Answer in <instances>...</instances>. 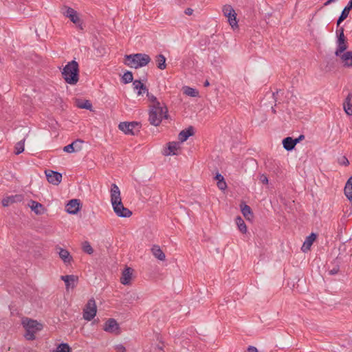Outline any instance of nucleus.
I'll return each mask as SVG.
<instances>
[{"label":"nucleus","mask_w":352,"mask_h":352,"mask_svg":"<svg viewBox=\"0 0 352 352\" xmlns=\"http://www.w3.org/2000/svg\"><path fill=\"white\" fill-rule=\"evenodd\" d=\"M147 98L149 102L148 121L151 124L157 126L163 119L168 118V109L153 94L147 93Z\"/></svg>","instance_id":"1"},{"label":"nucleus","mask_w":352,"mask_h":352,"mask_svg":"<svg viewBox=\"0 0 352 352\" xmlns=\"http://www.w3.org/2000/svg\"><path fill=\"white\" fill-rule=\"evenodd\" d=\"M62 76L65 82L69 85H76L79 80L78 64L75 60L69 62L63 68Z\"/></svg>","instance_id":"2"},{"label":"nucleus","mask_w":352,"mask_h":352,"mask_svg":"<svg viewBox=\"0 0 352 352\" xmlns=\"http://www.w3.org/2000/svg\"><path fill=\"white\" fill-rule=\"evenodd\" d=\"M151 58L146 54H135L125 56L124 64L131 68L138 69L148 64Z\"/></svg>","instance_id":"3"},{"label":"nucleus","mask_w":352,"mask_h":352,"mask_svg":"<svg viewBox=\"0 0 352 352\" xmlns=\"http://www.w3.org/2000/svg\"><path fill=\"white\" fill-rule=\"evenodd\" d=\"M22 325L25 330V338L29 340H34L35 334L43 327V324L28 318L23 319Z\"/></svg>","instance_id":"4"},{"label":"nucleus","mask_w":352,"mask_h":352,"mask_svg":"<svg viewBox=\"0 0 352 352\" xmlns=\"http://www.w3.org/2000/svg\"><path fill=\"white\" fill-rule=\"evenodd\" d=\"M64 16L69 18L80 30H82V23L79 18L78 12L73 8L64 6L61 10Z\"/></svg>","instance_id":"5"},{"label":"nucleus","mask_w":352,"mask_h":352,"mask_svg":"<svg viewBox=\"0 0 352 352\" xmlns=\"http://www.w3.org/2000/svg\"><path fill=\"white\" fill-rule=\"evenodd\" d=\"M118 128L126 135H134L140 131V124L137 122L120 123Z\"/></svg>","instance_id":"6"},{"label":"nucleus","mask_w":352,"mask_h":352,"mask_svg":"<svg viewBox=\"0 0 352 352\" xmlns=\"http://www.w3.org/2000/svg\"><path fill=\"white\" fill-rule=\"evenodd\" d=\"M224 16L228 19V23L232 29L238 28V21L236 20V13L233 8L230 5H226L223 8Z\"/></svg>","instance_id":"7"},{"label":"nucleus","mask_w":352,"mask_h":352,"mask_svg":"<svg viewBox=\"0 0 352 352\" xmlns=\"http://www.w3.org/2000/svg\"><path fill=\"white\" fill-rule=\"evenodd\" d=\"M97 312L96 302L94 299L88 300L83 311V318L88 321L92 320Z\"/></svg>","instance_id":"8"},{"label":"nucleus","mask_w":352,"mask_h":352,"mask_svg":"<svg viewBox=\"0 0 352 352\" xmlns=\"http://www.w3.org/2000/svg\"><path fill=\"white\" fill-rule=\"evenodd\" d=\"M111 203L113 208L116 209L118 204L122 203L120 196V190L116 184L111 185Z\"/></svg>","instance_id":"9"},{"label":"nucleus","mask_w":352,"mask_h":352,"mask_svg":"<svg viewBox=\"0 0 352 352\" xmlns=\"http://www.w3.org/2000/svg\"><path fill=\"white\" fill-rule=\"evenodd\" d=\"M181 151V143L177 142H169L164 150L163 154L166 156L178 155Z\"/></svg>","instance_id":"10"},{"label":"nucleus","mask_w":352,"mask_h":352,"mask_svg":"<svg viewBox=\"0 0 352 352\" xmlns=\"http://www.w3.org/2000/svg\"><path fill=\"white\" fill-rule=\"evenodd\" d=\"M103 329L107 332L114 334H119L120 332L118 323L113 318H109L105 322Z\"/></svg>","instance_id":"11"},{"label":"nucleus","mask_w":352,"mask_h":352,"mask_svg":"<svg viewBox=\"0 0 352 352\" xmlns=\"http://www.w3.org/2000/svg\"><path fill=\"white\" fill-rule=\"evenodd\" d=\"M45 175L47 181L54 185L59 184L62 180V175L58 172L53 170H46Z\"/></svg>","instance_id":"12"},{"label":"nucleus","mask_w":352,"mask_h":352,"mask_svg":"<svg viewBox=\"0 0 352 352\" xmlns=\"http://www.w3.org/2000/svg\"><path fill=\"white\" fill-rule=\"evenodd\" d=\"M80 205L78 199H72L65 206V210L69 214H75L79 211Z\"/></svg>","instance_id":"13"},{"label":"nucleus","mask_w":352,"mask_h":352,"mask_svg":"<svg viewBox=\"0 0 352 352\" xmlns=\"http://www.w3.org/2000/svg\"><path fill=\"white\" fill-rule=\"evenodd\" d=\"M116 209L113 208L114 212L116 214L117 216L120 217H129L131 216L132 212L131 210H129L128 208H125L123 206V204L121 203L119 205L116 206Z\"/></svg>","instance_id":"14"},{"label":"nucleus","mask_w":352,"mask_h":352,"mask_svg":"<svg viewBox=\"0 0 352 352\" xmlns=\"http://www.w3.org/2000/svg\"><path fill=\"white\" fill-rule=\"evenodd\" d=\"M133 270L131 267H126L122 273L120 282L123 285H129L132 279Z\"/></svg>","instance_id":"15"},{"label":"nucleus","mask_w":352,"mask_h":352,"mask_svg":"<svg viewBox=\"0 0 352 352\" xmlns=\"http://www.w3.org/2000/svg\"><path fill=\"white\" fill-rule=\"evenodd\" d=\"M57 252L60 256V258L62 259V261L66 263H70L72 261V256H71L70 253L65 249H63L60 247H56Z\"/></svg>","instance_id":"16"},{"label":"nucleus","mask_w":352,"mask_h":352,"mask_svg":"<svg viewBox=\"0 0 352 352\" xmlns=\"http://www.w3.org/2000/svg\"><path fill=\"white\" fill-rule=\"evenodd\" d=\"M23 199V197L20 195L8 196L2 199V205L4 207L9 206L15 202H20Z\"/></svg>","instance_id":"17"},{"label":"nucleus","mask_w":352,"mask_h":352,"mask_svg":"<svg viewBox=\"0 0 352 352\" xmlns=\"http://www.w3.org/2000/svg\"><path fill=\"white\" fill-rule=\"evenodd\" d=\"M82 141L76 140L72 144L65 146L63 151L67 153H73L80 151L82 148Z\"/></svg>","instance_id":"18"},{"label":"nucleus","mask_w":352,"mask_h":352,"mask_svg":"<svg viewBox=\"0 0 352 352\" xmlns=\"http://www.w3.org/2000/svg\"><path fill=\"white\" fill-rule=\"evenodd\" d=\"M344 67H352V51L344 52L338 56Z\"/></svg>","instance_id":"19"},{"label":"nucleus","mask_w":352,"mask_h":352,"mask_svg":"<svg viewBox=\"0 0 352 352\" xmlns=\"http://www.w3.org/2000/svg\"><path fill=\"white\" fill-rule=\"evenodd\" d=\"M133 89L137 93L138 96H143L148 93L146 86L140 80H135L133 82Z\"/></svg>","instance_id":"20"},{"label":"nucleus","mask_w":352,"mask_h":352,"mask_svg":"<svg viewBox=\"0 0 352 352\" xmlns=\"http://www.w3.org/2000/svg\"><path fill=\"white\" fill-rule=\"evenodd\" d=\"M61 279L65 282L66 289L74 288L78 280V277L74 275L62 276Z\"/></svg>","instance_id":"21"},{"label":"nucleus","mask_w":352,"mask_h":352,"mask_svg":"<svg viewBox=\"0 0 352 352\" xmlns=\"http://www.w3.org/2000/svg\"><path fill=\"white\" fill-rule=\"evenodd\" d=\"M316 235L314 233H311L309 236H308L306 238V239L301 248L302 251L304 252L309 251L310 250V248L312 245L313 243L316 240Z\"/></svg>","instance_id":"22"},{"label":"nucleus","mask_w":352,"mask_h":352,"mask_svg":"<svg viewBox=\"0 0 352 352\" xmlns=\"http://www.w3.org/2000/svg\"><path fill=\"white\" fill-rule=\"evenodd\" d=\"M28 206L36 214H42L44 213V207L37 201L32 200L28 204Z\"/></svg>","instance_id":"23"},{"label":"nucleus","mask_w":352,"mask_h":352,"mask_svg":"<svg viewBox=\"0 0 352 352\" xmlns=\"http://www.w3.org/2000/svg\"><path fill=\"white\" fill-rule=\"evenodd\" d=\"M152 254L158 260L164 261L166 259V255L159 245H155L151 248Z\"/></svg>","instance_id":"24"},{"label":"nucleus","mask_w":352,"mask_h":352,"mask_svg":"<svg viewBox=\"0 0 352 352\" xmlns=\"http://www.w3.org/2000/svg\"><path fill=\"white\" fill-rule=\"evenodd\" d=\"M298 144V140H294L291 137H287L283 140V145L287 151L292 150Z\"/></svg>","instance_id":"25"},{"label":"nucleus","mask_w":352,"mask_h":352,"mask_svg":"<svg viewBox=\"0 0 352 352\" xmlns=\"http://www.w3.org/2000/svg\"><path fill=\"white\" fill-rule=\"evenodd\" d=\"M352 9V0H350L348 5L344 8L342 10L341 15L340 16L338 21L337 25H339L345 19L347 18L350 10Z\"/></svg>","instance_id":"26"},{"label":"nucleus","mask_w":352,"mask_h":352,"mask_svg":"<svg viewBox=\"0 0 352 352\" xmlns=\"http://www.w3.org/2000/svg\"><path fill=\"white\" fill-rule=\"evenodd\" d=\"M344 110L345 113L349 115H352V94H349L343 104Z\"/></svg>","instance_id":"27"},{"label":"nucleus","mask_w":352,"mask_h":352,"mask_svg":"<svg viewBox=\"0 0 352 352\" xmlns=\"http://www.w3.org/2000/svg\"><path fill=\"white\" fill-rule=\"evenodd\" d=\"M344 195L352 204V177H351L346 183Z\"/></svg>","instance_id":"28"},{"label":"nucleus","mask_w":352,"mask_h":352,"mask_svg":"<svg viewBox=\"0 0 352 352\" xmlns=\"http://www.w3.org/2000/svg\"><path fill=\"white\" fill-rule=\"evenodd\" d=\"M192 134L193 129L191 127L188 129L187 130H183L179 134V140L181 142H184Z\"/></svg>","instance_id":"29"},{"label":"nucleus","mask_w":352,"mask_h":352,"mask_svg":"<svg viewBox=\"0 0 352 352\" xmlns=\"http://www.w3.org/2000/svg\"><path fill=\"white\" fill-rule=\"evenodd\" d=\"M241 210L243 215L247 220H251L252 219V212L250 206L248 205H242Z\"/></svg>","instance_id":"30"},{"label":"nucleus","mask_w":352,"mask_h":352,"mask_svg":"<svg viewBox=\"0 0 352 352\" xmlns=\"http://www.w3.org/2000/svg\"><path fill=\"white\" fill-rule=\"evenodd\" d=\"M166 58L164 55L162 54H159L156 56L155 58V61L157 63V67L160 69H166Z\"/></svg>","instance_id":"31"},{"label":"nucleus","mask_w":352,"mask_h":352,"mask_svg":"<svg viewBox=\"0 0 352 352\" xmlns=\"http://www.w3.org/2000/svg\"><path fill=\"white\" fill-rule=\"evenodd\" d=\"M76 105L80 109H91V103L89 100H77Z\"/></svg>","instance_id":"32"},{"label":"nucleus","mask_w":352,"mask_h":352,"mask_svg":"<svg viewBox=\"0 0 352 352\" xmlns=\"http://www.w3.org/2000/svg\"><path fill=\"white\" fill-rule=\"evenodd\" d=\"M235 223L237 225V227H238L239 230L242 233H246V232H247V226H246L244 221L243 220V219L241 217H237L235 219Z\"/></svg>","instance_id":"33"},{"label":"nucleus","mask_w":352,"mask_h":352,"mask_svg":"<svg viewBox=\"0 0 352 352\" xmlns=\"http://www.w3.org/2000/svg\"><path fill=\"white\" fill-rule=\"evenodd\" d=\"M53 352H72V349L69 344L66 343H61L57 346Z\"/></svg>","instance_id":"34"},{"label":"nucleus","mask_w":352,"mask_h":352,"mask_svg":"<svg viewBox=\"0 0 352 352\" xmlns=\"http://www.w3.org/2000/svg\"><path fill=\"white\" fill-rule=\"evenodd\" d=\"M184 93L189 96L191 97H197L199 95V92L195 89L189 87H184Z\"/></svg>","instance_id":"35"},{"label":"nucleus","mask_w":352,"mask_h":352,"mask_svg":"<svg viewBox=\"0 0 352 352\" xmlns=\"http://www.w3.org/2000/svg\"><path fill=\"white\" fill-rule=\"evenodd\" d=\"M338 48L335 52L336 55L340 56L344 53V51L347 48V45L345 42H338Z\"/></svg>","instance_id":"36"},{"label":"nucleus","mask_w":352,"mask_h":352,"mask_svg":"<svg viewBox=\"0 0 352 352\" xmlns=\"http://www.w3.org/2000/svg\"><path fill=\"white\" fill-rule=\"evenodd\" d=\"M25 139L17 142L15 145V153L19 155L24 151Z\"/></svg>","instance_id":"37"},{"label":"nucleus","mask_w":352,"mask_h":352,"mask_svg":"<svg viewBox=\"0 0 352 352\" xmlns=\"http://www.w3.org/2000/svg\"><path fill=\"white\" fill-rule=\"evenodd\" d=\"M82 250L84 252L89 254H91L94 252V250L91 246L90 243L87 241H85L82 244Z\"/></svg>","instance_id":"38"},{"label":"nucleus","mask_w":352,"mask_h":352,"mask_svg":"<svg viewBox=\"0 0 352 352\" xmlns=\"http://www.w3.org/2000/svg\"><path fill=\"white\" fill-rule=\"evenodd\" d=\"M122 80L124 83H129L132 82L133 80V74L130 72H127L124 73V74L122 76Z\"/></svg>","instance_id":"39"},{"label":"nucleus","mask_w":352,"mask_h":352,"mask_svg":"<svg viewBox=\"0 0 352 352\" xmlns=\"http://www.w3.org/2000/svg\"><path fill=\"white\" fill-rule=\"evenodd\" d=\"M259 181L261 183L263 184H268V178L265 174H262L259 176Z\"/></svg>","instance_id":"40"},{"label":"nucleus","mask_w":352,"mask_h":352,"mask_svg":"<svg viewBox=\"0 0 352 352\" xmlns=\"http://www.w3.org/2000/svg\"><path fill=\"white\" fill-rule=\"evenodd\" d=\"M217 186L220 190H223L227 188V184H226V182L223 180L221 182H218Z\"/></svg>","instance_id":"41"},{"label":"nucleus","mask_w":352,"mask_h":352,"mask_svg":"<svg viewBox=\"0 0 352 352\" xmlns=\"http://www.w3.org/2000/svg\"><path fill=\"white\" fill-rule=\"evenodd\" d=\"M340 163L341 164H343V165L347 166V165H349V160H347V158H346L345 157H342L341 158V160H340Z\"/></svg>","instance_id":"42"},{"label":"nucleus","mask_w":352,"mask_h":352,"mask_svg":"<svg viewBox=\"0 0 352 352\" xmlns=\"http://www.w3.org/2000/svg\"><path fill=\"white\" fill-rule=\"evenodd\" d=\"M338 42H345L344 34V32H343V30H342V31H341V32L340 34Z\"/></svg>","instance_id":"43"},{"label":"nucleus","mask_w":352,"mask_h":352,"mask_svg":"<svg viewBox=\"0 0 352 352\" xmlns=\"http://www.w3.org/2000/svg\"><path fill=\"white\" fill-rule=\"evenodd\" d=\"M116 350L118 352H125L126 349L125 347L123 345H118L116 346Z\"/></svg>","instance_id":"44"},{"label":"nucleus","mask_w":352,"mask_h":352,"mask_svg":"<svg viewBox=\"0 0 352 352\" xmlns=\"http://www.w3.org/2000/svg\"><path fill=\"white\" fill-rule=\"evenodd\" d=\"M215 179L217 180V182H221L224 180V178L221 174L217 173L215 176Z\"/></svg>","instance_id":"45"},{"label":"nucleus","mask_w":352,"mask_h":352,"mask_svg":"<svg viewBox=\"0 0 352 352\" xmlns=\"http://www.w3.org/2000/svg\"><path fill=\"white\" fill-rule=\"evenodd\" d=\"M248 352H258V350L254 346H249L248 349Z\"/></svg>","instance_id":"46"},{"label":"nucleus","mask_w":352,"mask_h":352,"mask_svg":"<svg viewBox=\"0 0 352 352\" xmlns=\"http://www.w3.org/2000/svg\"><path fill=\"white\" fill-rule=\"evenodd\" d=\"M193 12V10L191 8H187L185 10V14L187 15H191Z\"/></svg>","instance_id":"47"},{"label":"nucleus","mask_w":352,"mask_h":352,"mask_svg":"<svg viewBox=\"0 0 352 352\" xmlns=\"http://www.w3.org/2000/svg\"><path fill=\"white\" fill-rule=\"evenodd\" d=\"M305 138V136L303 135H300L298 138H296L295 140H298V143L303 140Z\"/></svg>","instance_id":"48"},{"label":"nucleus","mask_w":352,"mask_h":352,"mask_svg":"<svg viewBox=\"0 0 352 352\" xmlns=\"http://www.w3.org/2000/svg\"><path fill=\"white\" fill-rule=\"evenodd\" d=\"M335 0H328L325 3L324 5L325 6H327L329 4H330L331 3L333 2Z\"/></svg>","instance_id":"49"},{"label":"nucleus","mask_w":352,"mask_h":352,"mask_svg":"<svg viewBox=\"0 0 352 352\" xmlns=\"http://www.w3.org/2000/svg\"><path fill=\"white\" fill-rule=\"evenodd\" d=\"M208 85H209V82H208V81H206V82H205V86H208Z\"/></svg>","instance_id":"50"}]
</instances>
